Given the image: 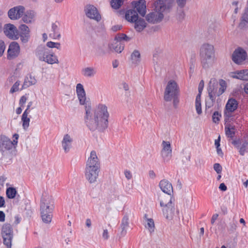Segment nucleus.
Wrapping results in <instances>:
<instances>
[{
	"label": "nucleus",
	"instance_id": "obj_29",
	"mask_svg": "<svg viewBox=\"0 0 248 248\" xmlns=\"http://www.w3.org/2000/svg\"><path fill=\"white\" fill-rule=\"evenodd\" d=\"M37 80L35 77L30 74L25 78L24 83L20 90L26 89L31 85L35 84Z\"/></svg>",
	"mask_w": 248,
	"mask_h": 248
},
{
	"label": "nucleus",
	"instance_id": "obj_49",
	"mask_svg": "<svg viewBox=\"0 0 248 248\" xmlns=\"http://www.w3.org/2000/svg\"><path fill=\"white\" fill-rule=\"evenodd\" d=\"M214 169L217 174H220L222 171V167L219 163H215L214 165Z\"/></svg>",
	"mask_w": 248,
	"mask_h": 248
},
{
	"label": "nucleus",
	"instance_id": "obj_61",
	"mask_svg": "<svg viewBox=\"0 0 248 248\" xmlns=\"http://www.w3.org/2000/svg\"><path fill=\"white\" fill-rule=\"evenodd\" d=\"M172 99L173 100V106L175 108H176L178 104V103H179V100H178L177 96L173 97L172 98Z\"/></svg>",
	"mask_w": 248,
	"mask_h": 248
},
{
	"label": "nucleus",
	"instance_id": "obj_33",
	"mask_svg": "<svg viewBox=\"0 0 248 248\" xmlns=\"http://www.w3.org/2000/svg\"><path fill=\"white\" fill-rule=\"evenodd\" d=\"M247 24H248V8L245 10L244 13L242 16V20L239 24L241 28H246Z\"/></svg>",
	"mask_w": 248,
	"mask_h": 248
},
{
	"label": "nucleus",
	"instance_id": "obj_27",
	"mask_svg": "<svg viewBox=\"0 0 248 248\" xmlns=\"http://www.w3.org/2000/svg\"><path fill=\"white\" fill-rule=\"evenodd\" d=\"M43 62L49 64H58L59 62L58 57L50 50L45 57V60Z\"/></svg>",
	"mask_w": 248,
	"mask_h": 248
},
{
	"label": "nucleus",
	"instance_id": "obj_51",
	"mask_svg": "<svg viewBox=\"0 0 248 248\" xmlns=\"http://www.w3.org/2000/svg\"><path fill=\"white\" fill-rule=\"evenodd\" d=\"M236 73L238 77H237V79L245 80L246 78H245L244 73L243 72V70L236 71Z\"/></svg>",
	"mask_w": 248,
	"mask_h": 248
},
{
	"label": "nucleus",
	"instance_id": "obj_7",
	"mask_svg": "<svg viewBox=\"0 0 248 248\" xmlns=\"http://www.w3.org/2000/svg\"><path fill=\"white\" fill-rule=\"evenodd\" d=\"M218 84L215 79H211L208 87V95H212L215 98L222 94L226 89V83L223 79H220Z\"/></svg>",
	"mask_w": 248,
	"mask_h": 248
},
{
	"label": "nucleus",
	"instance_id": "obj_42",
	"mask_svg": "<svg viewBox=\"0 0 248 248\" xmlns=\"http://www.w3.org/2000/svg\"><path fill=\"white\" fill-rule=\"evenodd\" d=\"M24 116H22L21 120L23 123L22 126L23 128L26 130L28 127L29 126V123L30 121V119L28 117H26Z\"/></svg>",
	"mask_w": 248,
	"mask_h": 248
},
{
	"label": "nucleus",
	"instance_id": "obj_57",
	"mask_svg": "<svg viewBox=\"0 0 248 248\" xmlns=\"http://www.w3.org/2000/svg\"><path fill=\"white\" fill-rule=\"evenodd\" d=\"M27 100V97L25 96H22L19 100V104L21 106L24 105Z\"/></svg>",
	"mask_w": 248,
	"mask_h": 248
},
{
	"label": "nucleus",
	"instance_id": "obj_2",
	"mask_svg": "<svg viewBox=\"0 0 248 248\" xmlns=\"http://www.w3.org/2000/svg\"><path fill=\"white\" fill-rule=\"evenodd\" d=\"M100 171V163L95 151H91L86 162L85 175L90 183L96 181Z\"/></svg>",
	"mask_w": 248,
	"mask_h": 248
},
{
	"label": "nucleus",
	"instance_id": "obj_35",
	"mask_svg": "<svg viewBox=\"0 0 248 248\" xmlns=\"http://www.w3.org/2000/svg\"><path fill=\"white\" fill-rule=\"evenodd\" d=\"M140 54L137 50H135L131 55V58L133 63H137L140 61Z\"/></svg>",
	"mask_w": 248,
	"mask_h": 248
},
{
	"label": "nucleus",
	"instance_id": "obj_25",
	"mask_svg": "<svg viewBox=\"0 0 248 248\" xmlns=\"http://www.w3.org/2000/svg\"><path fill=\"white\" fill-rule=\"evenodd\" d=\"M135 8L139 14L142 16H144L146 12V1L145 0H139L135 4Z\"/></svg>",
	"mask_w": 248,
	"mask_h": 248
},
{
	"label": "nucleus",
	"instance_id": "obj_64",
	"mask_svg": "<svg viewBox=\"0 0 248 248\" xmlns=\"http://www.w3.org/2000/svg\"><path fill=\"white\" fill-rule=\"evenodd\" d=\"M219 188L223 191H225L227 190V188L226 185L224 183H221L220 184Z\"/></svg>",
	"mask_w": 248,
	"mask_h": 248
},
{
	"label": "nucleus",
	"instance_id": "obj_20",
	"mask_svg": "<svg viewBox=\"0 0 248 248\" xmlns=\"http://www.w3.org/2000/svg\"><path fill=\"white\" fill-rule=\"evenodd\" d=\"M159 186L162 192L165 194H171V193L173 192L171 184L166 179L161 180Z\"/></svg>",
	"mask_w": 248,
	"mask_h": 248
},
{
	"label": "nucleus",
	"instance_id": "obj_53",
	"mask_svg": "<svg viewBox=\"0 0 248 248\" xmlns=\"http://www.w3.org/2000/svg\"><path fill=\"white\" fill-rule=\"evenodd\" d=\"M176 1L178 5L183 8L185 6L186 0H176Z\"/></svg>",
	"mask_w": 248,
	"mask_h": 248
},
{
	"label": "nucleus",
	"instance_id": "obj_10",
	"mask_svg": "<svg viewBox=\"0 0 248 248\" xmlns=\"http://www.w3.org/2000/svg\"><path fill=\"white\" fill-rule=\"evenodd\" d=\"M13 235V229L12 225L9 223L3 224L1 228V236L3 238V243L7 248H11Z\"/></svg>",
	"mask_w": 248,
	"mask_h": 248
},
{
	"label": "nucleus",
	"instance_id": "obj_34",
	"mask_svg": "<svg viewBox=\"0 0 248 248\" xmlns=\"http://www.w3.org/2000/svg\"><path fill=\"white\" fill-rule=\"evenodd\" d=\"M225 134L227 137L233 139L235 135L234 127L230 124L225 127Z\"/></svg>",
	"mask_w": 248,
	"mask_h": 248
},
{
	"label": "nucleus",
	"instance_id": "obj_28",
	"mask_svg": "<svg viewBox=\"0 0 248 248\" xmlns=\"http://www.w3.org/2000/svg\"><path fill=\"white\" fill-rule=\"evenodd\" d=\"M129 218L127 216H124L121 222L120 226V235L121 237L124 236L127 232V229L129 226Z\"/></svg>",
	"mask_w": 248,
	"mask_h": 248
},
{
	"label": "nucleus",
	"instance_id": "obj_15",
	"mask_svg": "<svg viewBox=\"0 0 248 248\" xmlns=\"http://www.w3.org/2000/svg\"><path fill=\"white\" fill-rule=\"evenodd\" d=\"M19 52L20 47L18 44L13 42L9 46L7 57L9 59L15 58L18 56Z\"/></svg>",
	"mask_w": 248,
	"mask_h": 248
},
{
	"label": "nucleus",
	"instance_id": "obj_46",
	"mask_svg": "<svg viewBox=\"0 0 248 248\" xmlns=\"http://www.w3.org/2000/svg\"><path fill=\"white\" fill-rule=\"evenodd\" d=\"M248 145V142H245L241 145V146H239L238 149L239 150V152L241 155H243L245 154Z\"/></svg>",
	"mask_w": 248,
	"mask_h": 248
},
{
	"label": "nucleus",
	"instance_id": "obj_18",
	"mask_svg": "<svg viewBox=\"0 0 248 248\" xmlns=\"http://www.w3.org/2000/svg\"><path fill=\"white\" fill-rule=\"evenodd\" d=\"M73 138L68 134L64 135L62 141V146L64 152L68 153L72 148Z\"/></svg>",
	"mask_w": 248,
	"mask_h": 248
},
{
	"label": "nucleus",
	"instance_id": "obj_24",
	"mask_svg": "<svg viewBox=\"0 0 248 248\" xmlns=\"http://www.w3.org/2000/svg\"><path fill=\"white\" fill-rule=\"evenodd\" d=\"M162 207V212L164 217L168 219H171L174 213V206L172 203Z\"/></svg>",
	"mask_w": 248,
	"mask_h": 248
},
{
	"label": "nucleus",
	"instance_id": "obj_13",
	"mask_svg": "<svg viewBox=\"0 0 248 248\" xmlns=\"http://www.w3.org/2000/svg\"><path fill=\"white\" fill-rule=\"evenodd\" d=\"M247 57L246 51L242 47L236 48L232 54V60L238 64H241Z\"/></svg>",
	"mask_w": 248,
	"mask_h": 248
},
{
	"label": "nucleus",
	"instance_id": "obj_16",
	"mask_svg": "<svg viewBox=\"0 0 248 248\" xmlns=\"http://www.w3.org/2000/svg\"><path fill=\"white\" fill-rule=\"evenodd\" d=\"M163 148L161 150V155L164 160L168 161L171 157L172 150L169 141H163Z\"/></svg>",
	"mask_w": 248,
	"mask_h": 248
},
{
	"label": "nucleus",
	"instance_id": "obj_6",
	"mask_svg": "<svg viewBox=\"0 0 248 248\" xmlns=\"http://www.w3.org/2000/svg\"><path fill=\"white\" fill-rule=\"evenodd\" d=\"M125 19L129 22L134 23V28L138 32H141L147 26V23L144 19L139 18L137 12L135 10H129L125 15Z\"/></svg>",
	"mask_w": 248,
	"mask_h": 248
},
{
	"label": "nucleus",
	"instance_id": "obj_31",
	"mask_svg": "<svg viewBox=\"0 0 248 248\" xmlns=\"http://www.w3.org/2000/svg\"><path fill=\"white\" fill-rule=\"evenodd\" d=\"M51 31L52 33L49 34V36L54 39H59L61 38V34L59 31L58 25L56 23L52 24Z\"/></svg>",
	"mask_w": 248,
	"mask_h": 248
},
{
	"label": "nucleus",
	"instance_id": "obj_22",
	"mask_svg": "<svg viewBox=\"0 0 248 248\" xmlns=\"http://www.w3.org/2000/svg\"><path fill=\"white\" fill-rule=\"evenodd\" d=\"M76 93L81 105H84L86 101V93L83 86L81 83H78L76 86Z\"/></svg>",
	"mask_w": 248,
	"mask_h": 248
},
{
	"label": "nucleus",
	"instance_id": "obj_38",
	"mask_svg": "<svg viewBox=\"0 0 248 248\" xmlns=\"http://www.w3.org/2000/svg\"><path fill=\"white\" fill-rule=\"evenodd\" d=\"M124 0H111L110 2L111 7L115 9H118L123 4Z\"/></svg>",
	"mask_w": 248,
	"mask_h": 248
},
{
	"label": "nucleus",
	"instance_id": "obj_36",
	"mask_svg": "<svg viewBox=\"0 0 248 248\" xmlns=\"http://www.w3.org/2000/svg\"><path fill=\"white\" fill-rule=\"evenodd\" d=\"M16 194V188L10 187L6 190V195L9 199H14Z\"/></svg>",
	"mask_w": 248,
	"mask_h": 248
},
{
	"label": "nucleus",
	"instance_id": "obj_58",
	"mask_svg": "<svg viewBox=\"0 0 248 248\" xmlns=\"http://www.w3.org/2000/svg\"><path fill=\"white\" fill-rule=\"evenodd\" d=\"M102 237L104 239H108L109 237L108 232L107 229H105L103 231Z\"/></svg>",
	"mask_w": 248,
	"mask_h": 248
},
{
	"label": "nucleus",
	"instance_id": "obj_26",
	"mask_svg": "<svg viewBox=\"0 0 248 248\" xmlns=\"http://www.w3.org/2000/svg\"><path fill=\"white\" fill-rule=\"evenodd\" d=\"M172 198L171 194H160L158 197L160 206L163 207L172 203Z\"/></svg>",
	"mask_w": 248,
	"mask_h": 248
},
{
	"label": "nucleus",
	"instance_id": "obj_44",
	"mask_svg": "<svg viewBox=\"0 0 248 248\" xmlns=\"http://www.w3.org/2000/svg\"><path fill=\"white\" fill-rule=\"evenodd\" d=\"M221 117V115L218 111H216L214 112L212 115L213 122L215 123H218L220 120V118Z\"/></svg>",
	"mask_w": 248,
	"mask_h": 248
},
{
	"label": "nucleus",
	"instance_id": "obj_39",
	"mask_svg": "<svg viewBox=\"0 0 248 248\" xmlns=\"http://www.w3.org/2000/svg\"><path fill=\"white\" fill-rule=\"evenodd\" d=\"M209 98L205 100V108H209L213 106L216 98L213 97L212 95H209Z\"/></svg>",
	"mask_w": 248,
	"mask_h": 248
},
{
	"label": "nucleus",
	"instance_id": "obj_19",
	"mask_svg": "<svg viewBox=\"0 0 248 248\" xmlns=\"http://www.w3.org/2000/svg\"><path fill=\"white\" fill-rule=\"evenodd\" d=\"M0 152L2 155L1 159L4 160L7 163L10 164L12 162L13 158L16 155V147H14L13 149Z\"/></svg>",
	"mask_w": 248,
	"mask_h": 248
},
{
	"label": "nucleus",
	"instance_id": "obj_14",
	"mask_svg": "<svg viewBox=\"0 0 248 248\" xmlns=\"http://www.w3.org/2000/svg\"><path fill=\"white\" fill-rule=\"evenodd\" d=\"M25 13V7L21 5L17 6L10 9L8 15L12 20H15L20 18Z\"/></svg>",
	"mask_w": 248,
	"mask_h": 248
},
{
	"label": "nucleus",
	"instance_id": "obj_23",
	"mask_svg": "<svg viewBox=\"0 0 248 248\" xmlns=\"http://www.w3.org/2000/svg\"><path fill=\"white\" fill-rule=\"evenodd\" d=\"M49 49L45 46H39L35 51V54L37 58L40 61L43 62L45 60V57L48 54Z\"/></svg>",
	"mask_w": 248,
	"mask_h": 248
},
{
	"label": "nucleus",
	"instance_id": "obj_60",
	"mask_svg": "<svg viewBox=\"0 0 248 248\" xmlns=\"http://www.w3.org/2000/svg\"><path fill=\"white\" fill-rule=\"evenodd\" d=\"M122 27V26L121 25H115V26H112L111 30L113 31H117L119 30H120L121 29Z\"/></svg>",
	"mask_w": 248,
	"mask_h": 248
},
{
	"label": "nucleus",
	"instance_id": "obj_4",
	"mask_svg": "<svg viewBox=\"0 0 248 248\" xmlns=\"http://www.w3.org/2000/svg\"><path fill=\"white\" fill-rule=\"evenodd\" d=\"M200 56L203 68L212 66L216 60L214 46L209 43L203 44L200 49Z\"/></svg>",
	"mask_w": 248,
	"mask_h": 248
},
{
	"label": "nucleus",
	"instance_id": "obj_52",
	"mask_svg": "<svg viewBox=\"0 0 248 248\" xmlns=\"http://www.w3.org/2000/svg\"><path fill=\"white\" fill-rule=\"evenodd\" d=\"M5 46L3 41L0 40V57H1L4 51Z\"/></svg>",
	"mask_w": 248,
	"mask_h": 248
},
{
	"label": "nucleus",
	"instance_id": "obj_45",
	"mask_svg": "<svg viewBox=\"0 0 248 248\" xmlns=\"http://www.w3.org/2000/svg\"><path fill=\"white\" fill-rule=\"evenodd\" d=\"M19 29L20 31V34L30 33V30L29 27L25 24L21 25L19 26Z\"/></svg>",
	"mask_w": 248,
	"mask_h": 248
},
{
	"label": "nucleus",
	"instance_id": "obj_48",
	"mask_svg": "<svg viewBox=\"0 0 248 248\" xmlns=\"http://www.w3.org/2000/svg\"><path fill=\"white\" fill-rule=\"evenodd\" d=\"M20 40L23 43H26L28 42L30 37V33L20 34Z\"/></svg>",
	"mask_w": 248,
	"mask_h": 248
},
{
	"label": "nucleus",
	"instance_id": "obj_54",
	"mask_svg": "<svg viewBox=\"0 0 248 248\" xmlns=\"http://www.w3.org/2000/svg\"><path fill=\"white\" fill-rule=\"evenodd\" d=\"M120 88L124 89L125 91H127L129 90V86L126 82H123Z\"/></svg>",
	"mask_w": 248,
	"mask_h": 248
},
{
	"label": "nucleus",
	"instance_id": "obj_12",
	"mask_svg": "<svg viewBox=\"0 0 248 248\" xmlns=\"http://www.w3.org/2000/svg\"><path fill=\"white\" fill-rule=\"evenodd\" d=\"M238 105V103L236 99L233 98L228 99L224 111V120L226 122L232 116V113L237 108Z\"/></svg>",
	"mask_w": 248,
	"mask_h": 248
},
{
	"label": "nucleus",
	"instance_id": "obj_30",
	"mask_svg": "<svg viewBox=\"0 0 248 248\" xmlns=\"http://www.w3.org/2000/svg\"><path fill=\"white\" fill-rule=\"evenodd\" d=\"M96 72L95 68L93 67H87L81 70L82 75L86 78L93 77L96 75Z\"/></svg>",
	"mask_w": 248,
	"mask_h": 248
},
{
	"label": "nucleus",
	"instance_id": "obj_47",
	"mask_svg": "<svg viewBox=\"0 0 248 248\" xmlns=\"http://www.w3.org/2000/svg\"><path fill=\"white\" fill-rule=\"evenodd\" d=\"M20 84V82L19 81H16L10 89V93H13L18 91L19 90V86Z\"/></svg>",
	"mask_w": 248,
	"mask_h": 248
},
{
	"label": "nucleus",
	"instance_id": "obj_63",
	"mask_svg": "<svg viewBox=\"0 0 248 248\" xmlns=\"http://www.w3.org/2000/svg\"><path fill=\"white\" fill-rule=\"evenodd\" d=\"M218 215L217 214H214L212 216V218H211V222L212 224H214L215 221L217 219V218L218 217Z\"/></svg>",
	"mask_w": 248,
	"mask_h": 248
},
{
	"label": "nucleus",
	"instance_id": "obj_17",
	"mask_svg": "<svg viewBox=\"0 0 248 248\" xmlns=\"http://www.w3.org/2000/svg\"><path fill=\"white\" fill-rule=\"evenodd\" d=\"M4 33L9 38L16 39L17 36V31L16 27L11 24H7L4 26Z\"/></svg>",
	"mask_w": 248,
	"mask_h": 248
},
{
	"label": "nucleus",
	"instance_id": "obj_41",
	"mask_svg": "<svg viewBox=\"0 0 248 248\" xmlns=\"http://www.w3.org/2000/svg\"><path fill=\"white\" fill-rule=\"evenodd\" d=\"M95 55L97 56H103L106 54V52L103 46H98L94 50Z\"/></svg>",
	"mask_w": 248,
	"mask_h": 248
},
{
	"label": "nucleus",
	"instance_id": "obj_32",
	"mask_svg": "<svg viewBox=\"0 0 248 248\" xmlns=\"http://www.w3.org/2000/svg\"><path fill=\"white\" fill-rule=\"evenodd\" d=\"M23 16V22L26 23H30L33 20L35 13L33 11L29 10L26 11Z\"/></svg>",
	"mask_w": 248,
	"mask_h": 248
},
{
	"label": "nucleus",
	"instance_id": "obj_21",
	"mask_svg": "<svg viewBox=\"0 0 248 248\" xmlns=\"http://www.w3.org/2000/svg\"><path fill=\"white\" fill-rule=\"evenodd\" d=\"M124 42L116 39V37L113 43L109 44L108 46V47L110 50H113L118 53L122 52L124 49Z\"/></svg>",
	"mask_w": 248,
	"mask_h": 248
},
{
	"label": "nucleus",
	"instance_id": "obj_11",
	"mask_svg": "<svg viewBox=\"0 0 248 248\" xmlns=\"http://www.w3.org/2000/svg\"><path fill=\"white\" fill-rule=\"evenodd\" d=\"M85 16L89 18L99 22L102 19L101 15L97 8L93 4H88L84 8Z\"/></svg>",
	"mask_w": 248,
	"mask_h": 248
},
{
	"label": "nucleus",
	"instance_id": "obj_50",
	"mask_svg": "<svg viewBox=\"0 0 248 248\" xmlns=\"http://www.w3.org/2000/svg\"><path fill=\"white\" fill-rule=\"evenodd\" d=\"M195 107L197 113L200 115L202 113L201 102H195Z\"/></svg>",
	"mask_w": 248,
	"mask_h": 248
},
{
	"label": "nucleus",
	"instance_id": "obj_9",
	"mask_svg": "<svg viewBox=\"0 0 248 248\" xmlns=\"http://www.w3.org/2000/svg\"><path fill=\"white\" fill-rule=\"evenodd\" d=\"M14 140L13 141L4 135L0 136V151L4 152V151L14 149L15 146L16 145L18 142L19 135L15 134L13 135Z\"/></svg>",
	"mask_w": 248,
	"mask_h": 248
},
{
	"label": "nucleus",
	"instance_id": "obj_43",
	"mask_svg": "<svg viewBox=\"0 0 248 248\" xmlns=\"http://www.w3.org/2000/svg\"><path fill=\"white\" fill-rule=\"evenodd\" d=\"M46 45L49 48H56L58 49H61V44L60 43L49 41L46 43Z\"/></svg>",
	"mask_w": 248,
	"mask_h": 248
},
{
	"label": "nucleus",
	"instance_id": "obj_1",
	"mask_svg": "<svg viewBox=\"0 0 248 248\" xmlns=\"http://www.w3.org/2000/svg\"><path fill=\"white\" fill-rule=\"evenodd\" d=\"M86 115L84 121L86 126L93 131H103L108 126L109 116L108 107L104 104H98L92 112L90 106H85Z\"/></svg>",
	"mask_w": 248,
	"mask_h": 248
},
{
	"label": "nucleus",
	"instance_id": "obj_37",
	"mask_svg": "<svg viewBox=\"0 0 248 248\" xmlns=\"http://www.w3.org/2000/svg\"><path fill=\"white\" fill-rule=\"evenodd\" d=\"M147 223L145 225V227L148 229L150 232L154 231L155 224L154 221L152 218H147Z\"/></svg>",
	"mask_w": 248,
	"mask_h": 248
},
{
	"label": "nucleus",
	"instance_id": "obj_5",
	"mask_svg": "<svg viewBox=\"0 0 248 248\" xmlns=\"http://www.w3.org/2000/svg\"><path fill=\"white\" fill-rule=\"evenodd\" d=\"M169 9V6H167L163 1L159 0L155 5V10L147 14L146 16V19L150 23H159L164 17L163 13Z\"/></svg>",
	"mask_w": 248,
	"mask_h": 248
},
{
	"label": "nucleus",
	"instance_id": "obj_3",
	"mask_svg": "<svg viewBox=\"0 0 248 248\" xmlns=\"http://www.w3.org/2000/svg\"><path fill=\"white\" fill-rule=\"evenodd\" d=\"M54 209V202L52 196L46 193H43L40 202V212L44 222H51Z\"/></svg>",
	"mask_w": 248,
	"mask_h": 248
},
{
	"label": "nucleus",
	"instance_id": "obj_8",
	"mask_svg": "<svg viewBox=\"0 0 248 248\" xmlns=\"http://www.w3.org/2000/svg\"><path fill=\"white\" fill-rule=\"evenodd\" d=\"M179 87L177 83L172 80H170L166 86L164 94L166 101H170L175 96H178Z\"/></svg>",
	"mask_w": 248,
	"mask_h": 248
},
{
	"label": "nucleus",
	"instance_id": "obj_55",
	"mask_svg": "<svg viewBox=\"0 0 248 248\" xmlns=\"http://www.w3.org/2000/svg\"><path fill=\"white\" fill-rule=\"evenodd\" d=\"M124 175L128 180L131 179L132 177L131 172L128 170H125L124 171Z\"/></svg>",
	"mask_w": 248,
	"mask_h": 248
},
{
	"label": "nucleus",
	"instance_id": "obj_59",
	"mask_svg": "<svg viewBox=\"0 0 248 248\" xmlns=\"http://www.w3.org/2000/svg\"><path fill=\"white\" fill-rule=\"evenodd\" d=\"M232 144L238 149L240 146V142L239 140H234L232 142Z\"/></svg>",
	"mask_w": 248,
	"mask_h": 248
},
{
	"label": "nucleus",
	"instance_id": "obj_56",
	"mask_svg": "<svg viewBox=\"0 0 248 248\" xmlns=\"http://www.w3.org/2000/svg\"><path fill=\"white\" fill-rule=\"evenodd\" d=\"M203 87H204V82H203V80H202L200 81V82L199 84V87H198V91L200 93H202V91L203 89Z\"/></svg>",
	"mask_w": 248,
	"mask_h": 248
},
{
	"label": "nucleus",
	"instance_id": "obj_40",
	"mask_svg": "<svg viewBox=\"0 0 248 248\" xmlns=\"http://www.w3.org/2000/svg\"><path fill=\"white\" fill-rule=\"evenodd\" d=\"M116 39L119 40L120 41L123 42L125 41L126 42H129L131 40V38L127 36L126 34L124 33L118 34L116 35Z\"/></svg>",
	"mask_w": 248,
	"mask_h": 248
},
{
	"label": "nucleus",
	"instance_id": "obj_62",
	"mask_svg": "<svg viewBox=\"0 0 248 248\" xmlns=\"http://www.w3.org/2000/svg\"><path fill=\"white\" fill-rule=\"evenodd\" d=\"M5 215L3 211H0V221L3 222L5 220Z\"/></svg>",
	"mask_w": 248,
	"mask_h": 248
}]
</instances>
